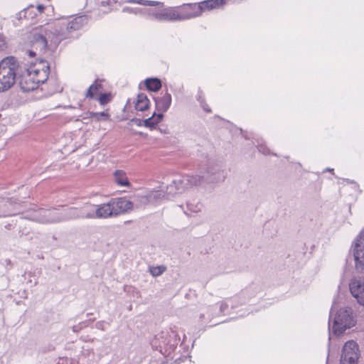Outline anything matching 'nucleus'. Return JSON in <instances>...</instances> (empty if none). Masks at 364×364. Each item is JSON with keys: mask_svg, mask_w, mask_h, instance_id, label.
<instances>
[{"mask_svg": "<svg viewBox=\"0 0 364 364\" xmlns=\"http://www.w3.org/2000/svg\"><path fill=\"white\" fill-rule=\"evenodd\" d=\"M360 355L358 343L354 340H349L341 348L339 364H358Z\"/></svg>", "mask_w": 364, "mask_h": 364, "instance_id": "obj_6", "label": "nucleus"}, {"mask_svg": "<svg viewBox=\"0 0 364 364\" xmlns=\"http://www.w3.org/2000/svg\"><path fill=\"white\" fill-rule=\"evenodd\" d=\"M186 178L187 179H188V186L189 188H192L193 186H200V185L203 184V183H207L206 182V179H205V176H203H203H199V175H196V176L186 175Z\"/></svg>", "mask_w": 364, "mask_h": 364, "instance_id": "obj_23", "label": "nucleus"}, {"mask_svg": "<svg viewBox=\"0 0 364 364\" xmlns=\"http://www.w3.org/2000/svg\"><path fill=\"white\" fill-rule=\"evenodd\" d=\"M149 103L147 96L144 93H140L137 95L135 109L138 111H144L149 107Z\"/></svg>", "mask_w": 364, "mask_h": 364, "instance_id": "obj_19", "label": "nucleus"}, {"mask_svg": "<svg viewBox=\"0 0 364 364\" xmlns=\"http://www.w3.org/2000/svg\"><path fill=\"white\" fill-rule=\"evenodd\" d=\"M144 83L146 88L152 92H157L161 87V82L158 78H148Z\"/></svg>", "mask_w": 364, "mask_h": 364, "instance_id": "obj_24", "label": "nucleus"}, {"mask_svg": "<svg viewBox=\"0 0 364 364\" xmlns=\"http://www.w3.org/2000/svg\"><path fill=\"white\" fill-rule=\"evenodd\" d=\"M11 226H12V225L9 223V224L5 225V228L7 229V230H11Z\"/></svg>", "mask_w": 364, "mask_h": 364, "instance_id": "obj_41", "label": "nucleus"}, {"mask_svg": "<svg viewBox=\"0 0 364 364\" xmlns=\"http://www.w3.org/2000/svg\"><path fill=\"white\" fill-rule=\"evenodd\" d=\"M357 323L355 311L349 306L341 308L336 313L332 326V332L338 336L348 329L355 326Z\"/></svg>", "mask_w": 364, "mask_h": 364, "instance_id": "obj_4", "label": "nucleus"}, {"mask_svg": "<svg viewBox=\"0 0 364 364\" xmlns=\"http://www.w3.org/2000/svg\"><path fill=\"white\" fill-rule=\"evenodd\" d=\"M351 295L356 301L364 307V277H354L349 283Z\"/></svg>", "mask_w": 364, "mask_h": 364, "instance_id": "obj_10", "label": "nucleus"}, {"mask_svg": "<svg viewBox=\"0 0 364 364\" xmlns=\"http://www.w3.org/2000/svg\"><path fill=\"white\" fill-rule=\"evenodd\" d=\"M134 208V204L126 198H111L107 203L100 205H88L89 219L109 218L124 214Z\"/></svg>", "mask_w": 364, "mask_h": 364, "instance_id": "obj_2", "label": "nucleus"}, {"mask_svg": "<svg viewBox=\"0 0 364 364\" xmlns=\"http://www.w3.org/2000/svg\"><path fill=\"white\" fill-rule=\"evenodd\" d=\"M161 196V193L157 191L156 192V193L154 195V198H159Z\"/></svg>", "mask_w": 364, "mask_h": 364, "instance_id": "obj_40", "label": "nucleus"}, {"mask_svg": "<svg viewBox=\"0 0 364 364\" xmlns=\"http://www.w3.org/2000/svg\"><path fill=\"white\" fill-rule=\"evenodd\" d=\"M89 217L92 215L88 214L87 205L81 208H70L63 213H60V223L79 218H89Z\"/></svg>", "mask_w": 364, "mask_h": 364, "instance_id": "obj_13", "label": "nucleus"}, {"mask_svg": "<svg viewBox=\"0 0 364 364\" xmlns=\"http://www.w3.org/2000/svg\"><path fill=\"white\" fill-rule=\"evenodd\" d=\"M35 77L36 74L33 73L31 67L26 68L21 64V70L18 72L17 80L23 92H28L38 88Z\"/></svg>", "mask_w": 364, "mask_h": 364, "instance_id": "obj_8", "label": "nucleus"}, {"mask_svg": "<svg viewBox=\"0 0 364 364\" xmlns=\"http://www.w3.org/2000/svg\"><path fill=\"white\" fill-rule=\"evenodd\" d=\"M132 122H134L138 126L141 125V120L140 119H133Z\"/></svg>", "mask_w": 364, "mask_h": 364, "instance_id": "obj_38", "label": "nucleus"}, {"mask_svg": "<svg viewBox=\"0 0 364 364\" xmlns=\"http://www.w3.org/2000/svg\"><path fill=\"white\" fill-rule=\"evenodd\" d=\"M207 183H217L223 181L225 178V171L218 164L209 163L204 175Z\"/></svg>", "mask_w": 364, "mask_h": 364, "instance_id": "obj_12", "label": "nucleus"}, {"mask_svg": "<svg viewBox=\"0 0 364 364\" xmlns=\"http://www.w3.org/2000/svg\"><path fill=\"white\" fill-rule=\"evenodd\" d=\"M154 100L156 104V109L160 112L159 113L166 112L171 104V95L168 92H166L161 97H154Z\"/></svg>", "mask_w": 364, "mask_h": 364, "instance_id": "obj_16", "label": "nucleus"}, {"mask_svg": "<svg viewBox=\"0 0 364 364\" xmlns=\"http://www.w3.org/2000/svg\"><path fill=\"white\" fill-rule=\"evenodd\" d=\"M188 182V179L186 178V176H181L173 180V183L175 184V189L178 191V193H182L189 188Z\"/></svg>", "mask_w": 364, "mask_h": 364, "instance_id": "obj_20", "label": "nucleus"}, {"mask_svg": "<svg viewBox=\"0 0 364 364\" xmlns=\"http://www.w3.org/2000/svg\"><path fill=\"white\" fill-rule=\"evenodd\" d=\"M21 70V63L13 56L6 57L0 61V92L13 87Z\"/></svg>", "mask_w": 364, "mask_h": 364, "instance_id": "obj_3", "label": "nucleus"}, {"mask_svg": "<svg viewBox=\"0 0 364 364\" xmlns=\"http://www.w3.org/2000/svg\"><path fill=\"white\" fill-rule=\"evenodd\" d=\"M187 207L189 210L193 213H198L200 212L203 208L202 203L198 202L196 204L192 202H188L187 203Z\"/></svg>", "mask_w": 364, "mask_h": 364, "instance_id": "obj_30", "label": "nucleus"}, {"mask_svg": "<svg viewBox=\"0 0 364 364\" xmlns=\"http://www.w3.org/2000/svg\"><path fill=\"white\" fill-rule=\"evenodd\" d=\"M87 23V18L85 16H76L63 21L46 23L33 29L31 43L41 52L55 50L61 41L77 38V31Z\"/></svg>", "mask_w": 364, "mask_h": 364, "instance_id": "obj_1", "label": "nucleus"}, {"mask_svg": "<svg viewBox=\"0 0 364 364\" xmlns=\"http://www.w3.org/2000/svg\"><path fill=\"white\" fill-rule=\"evenodd\" d=\"M201 106L203 110L208 113L211 112V109H210L209 106L205 102H201Z\"/></svg>", "mask_w": 364, "mask_h": 364, "instance_id": "obj_35", "label": "nucleus"}, {"mask_svg": "<svg viewBox=\"0 0 364 364\" xmlns=\"http://www.w3.org/2000/svg\"><path fill=\"white\" fill-rule=\"evenodd\" d=\"M176 7L178 21H183L200 16L197 3L183 4Z\"/></svg>", "mask_w": 364, "mask_h": 364, "instance_id": "obj_11", "label": "nucleus"}, {"mask_svg": "<svg viewBox=\"0 0 364 364\" xmlns=\"http://www.w3.org/2000/svg\"><path fill=\"white\" fill-rule=\"evenodd\" d=\"M175 184L171 182L169 185L166 186V190L165 191V193L163 195V198L166 197V199H171L173 198L176 194L178 193V191L175 189Z\"/></svg>", "mask_w": 364, "mask_h": 364, "instance_id": "obj_28", "label": "nucleus"}, {"mask_svg": "<svg viewBox=\"0 0 364 364\" xmlns=\"http://www.w3.org/2000/svg\"><path fill=\"white\" fill-rule=\"evenodd\" d=\"M126 3L138 4L142 6H156L157 5H163V2L149 0H125Z\"/></svg>", "mask_w": 364, "mask_h": 364, "instance_id": "obj_27", "label": "nucleus"}, {"mask_svg": "<svg viewBox=\"0 0 364 364\" xmlns=\"http://www.w3.org/2000/svg\"><path fill=\"white\" fill-rule=\"evenodd\" d=\"M157 8L146 10L147 16L158 21H178L176 6L166 7L163 5H157Z\"/></svg>", "mask_w": 364, "mask_h": 364, "instance_id": "obj_5", "label": "nucleus"}, {"mask_svg": "<svg viewBox=\"0 0 364 364\" xmlns=\"http://www.w3.org/2000/svg\"><path fill=\"white\" fill-rule=\"evenodd\" d=\"M5 203L12 205L13 203H16V200H13L12 198H9V199H6V200L0 199V204Z\"/></svg>", "mask_w": 364, "mask_h": 364, "instance_id": "obj_34", "label": "nucleus"}, {"mask_svg": "<svg viewBox=\"0 0 364 364\" xmlns=\"http://www.w3.org/2000/svg\"><path fill=\"white\" fill-rule=\"evenodd\" d=\"M36 9L39 11V13H42L44 11V9H46V7L42 4H38L37 6Z\"/></svg>", "mask_w": 364, "mask_h": 364, "instance_id": "obj_37", "label": "nucleus"}, {"mask_svg": "<svg viewBox=\"0 0 364 364\" xmlns=\"http://www.w3.org/2000/svg\"><path fill=\"white\" fill-rule=\"evenodd\" d=\"M114 180L116 183L121 186H129L130 183L126 176V173L122 170H117L114 173Z\"/></svg>", "mask_w": 364, "mask_h": 364, "instance_id": "obj_21", "label": "nucleus"}, {"mask_svg": "<svg viewBox=\"0 0 364 364\" xmlns=\"http://www.w3.org/2000/svg\"><path fill=\"white\" fill-rule=\"evenodd\" d=\"M98 9L102 13H108L117 3V0H95Z\"/></svg>", "mask_w": 364, "mask_h": 364, "instance_id": "obj_18", "label": "nucleus"}, {"mask_svg": "<svg viewBox=\"0 0 364 364\" xmlns=\"http://www.w3.org/2000/svg\"><path fill=\"white\" fill-rule=\"evenodd\" d=\"M163 117V113L156 114L154 112L151 117L143 121V124L146 127L154 128L156 124L161 121Z\"/></svg>", "mask_w": 364, "mask_h": 364, "instance_id": "obj_22", "label": "nucleus"}, {"mask_svg": "<svg viewBox=\"0 0 364 364\" xmlns=\"http://www.w3.org/2000/svg\"><path fill=\"white\" fill-rule=\"evenodd\" d=\"M40 65L41 66V68L36 66L31 67L33 73L36 74L35 80L38 87L48 80L50 72V66L47 62L41 61Z\"/></svg>", "mask_w": 364, "mask_h": 364, "instance_id": "obj_14", "label": "nucleus"}, {"mask_svg": "<svg viewBox=\"0 0 364 364\" xmlns=\"http://www.w3.org/2000/svg\"><path fill=\"white\" fill-rule=\"evenodd\" d=\"M28 12V9H24L23 11H21V12H19L18 14V18H21L23 17L26 18V13Z\"/></svg>", "mask_w": 364, "mask_h": 364, "instance_id": "obj_36", "label": "nucleus"}, {"mask_svg": "<svg viewBox=\"0 0 364 364\" xmlns=\"http://www.w3.org/2000/svg\"><path fill=\"white\" fill-rule=\"evenodd\" d=\"M86 114L87 115V117H84V119L94 118L97 122H99L100 120H107L109 117V114L105 112H88Z\"/></svg>", "mask_w": 364, "mask_h": 364, "instance_id": "obj_26", "label": "nucleus"}, {"mask_svg": "<svg viewBox=\"0 0 364 364\" xmlns=\"http://www.w3.org/2000/svg\"><path fill=\"white\" fill-rule=\"evenodd\" d=\"M228 308V304H225V303H222L221 305H220V309L221 311H224L225 309H226Z\"/></svg>", "mask_w": 364, "mask_h": 364, "instance_id": "obj_39", "label": "nucleus"}, {"mask_svg": "<svg viewBox=\"0 0 364 364\" xmlns=\"http://www.w3.org/2000/svg\"><path fill=\"white\" fill-rule=\"evenodd\" d=\"M34 55V53L32 51H30V55Z\"/></svg>", "mask_w": 364, "mask_h": 364, "instance_id": "obj_42", "label": "nucleus"}, {"mask_svg": "<svg viewBox=\"0 0 364 364\" xmlns=\"http://www.w3.org/2000/svg\"><path fill=\"white\" fill-rule=\"evenodd\" d=\"M225 0H205L197 3L200 16L205 11H210L222 6L225 4Z\"/></svg>", "mask_w": 364, "mask_h": 364, "instance_id": "obj_15", "label": "nucleus"}, {"mask_svg": "<svg viewBox=\"0 0 364 364\" xmlns=\"http://www.w3.org/2000/svg\"><path fill=\"white\" fill-rule=\"evenodd\" d=\"M26 217H31V215H26L25 217H21L20 218L19 221H16V224L18 225V234L20 237L22 235H28L30 232V228H27L26 225L24 223V219L28 220Z\"/></svg>", "mask_w": 364, "mask_h": 364, "instance_id": "obj_25", "label": "nucleus"}, {"mask_svg": "<svg viewBox=\"0 0 364 364\" xmlns=\"http://www.w3.org/2000/svg\"><path fill=\"white\" fill-rule=\"evenodd\" d=\"M102 90L103 87L101 84V81L97 79L87 89L85 93V97L95 99V97L102 91Z\"/></svg>", "mask_w": 364, "mask_h": 364, "instance_id": "obj_17", "label": "nucleus"}, {"mask_svg": "<svg viewBox=\"0 0 364 364\" xmlns=\"http://www.w3.org/2000/svg\"><path fill=\"white\" fill-rule=\"evenodd\" d=\"M122 12L138 15L142 13V9L139 8H132L127 6L122 9Z\"/></svg>", "mask_w": 364, "mask_h": 364, "instance_id": "obj_32", "label": "nucleus"}, {"mask_svg": "<svg viewBox=\"0 0 364 364\" xmlns=\"http://www.w3.org/2000/svg\"><path fill=\"white\" fill-rule=\"evenodd\" d=\"M87 326V323L85 321L81 322L77 325L73 326V331L75 333L79 332L81 329Z\"/></svg>", "mask_w": 364, "mask_h": 364, "instance_id": "obj_33", "label": "nucleus"}, {"mask_svg": "<svg viewBox=\"0 0 364 364\" xmlns=\"http://www.w3.org/2000/svg\"><path fill=\"white\" fill-rule=\"evenodd\" d=\"M26 218L42 224L60 223V213L55 208L38 209Z\"/></svg>", "mask_w": 364, "mask_h": 364, "instance_id": "obj_7", "label": "nucleus"}, {"mask_svg": "<svg viewBox=\"0 0 364 364\" xmlns=\"http://www.w3.org/2000/svg\"><path fill=\"white\" fill-rule=\"evenodd\" d=\"M353 257L356 272L364 274V229L355 239L353 248Z\"/></svg>", "mask_w": 364, "mask_h": 364, "instance_id": "obj_9", "label": "nucleus"}, {"mask_svg": "<svg viewBox=\"0 0 364 364\" xmlns=\"http://www.w3.org/2000/svg\"><path fill=\"white\" fill-rule=\"evenodd\" d=\"M166 270V267L165 266H157V267H151L149 268V272L153 277H159Z\"/></svg>", "mask_w": 364, "mask_h": 364, "instance_id": "obj_29", "label": "nucleus"}, {"mask_svg": "<svg viewBox=\"0 0 364 364\" xmlns=\"http://www.w3.org/2000/svg\"><path fill=\"white\" fill-rule=\"evenodd\" d=\"M112 100V95L110 93L100 94L98 101L101 105H105Z\"/></svg>", "mask_w": 364, "mask_h": 364, "instance_id": "obj_31", "label": "nucleus"}]
</instances>
